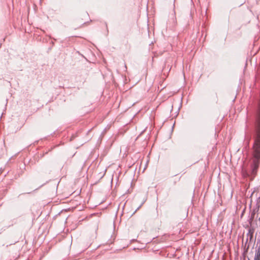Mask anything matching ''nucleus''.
<instances>
[{
    "instance_id": "1",
    "label": "nucleus",
    "mask_w": 260,
    "mask_h": 260,
    "mask_svg": "<svg viewBox=\"0 0 260 260\" xmlns=\"http://www.w3.org/2000/svg\"><path fill=\"white\" fill-rule=\"evenodd\" d=\"M253 158L251 166V175L254 177L257 174V169L260 163V106L258 112L256 136L253 146Z\"/></svg>"
}]
</instances>
